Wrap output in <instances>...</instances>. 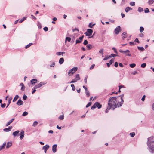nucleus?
<instances>
[{
    "label": "nucleus",
    "instance_id": "obj_57",
    "mask_svg": "<svg viewBox=\"0 0 154 154\" xmlns=\"http://www.w3.org/2000/svg\"><path fill=\"white\" fill-rule=\"evenodd\" d=\"M84 37V36L82 35V36L79 37V39L81 41L82 40H83Z\"/></svg>",
    "mask_w": 154,
    "mask_h": 154
},
{
    "label": "nucleus",
    "instance_id": "obj_47",
    "mask_svg": "<svg viewBox=\"0 0 154 154\" xmlns=\"http://www.w3.org/2000/svg\"><path fill=\"white\" fill-rule=\"evenodd\" d=\"M26 18L25 17H23L22 19H21L19 21V23H21L23 22V21L25 20Z\"/></svg>",
    "mask_w": 154,
    "mask_h": 154
},
{
    "label": "nucleus",
    "instance_id": "obj_6",
    "mask_svg": "<svg viewBox=\"0 0 154 154\" xmlns=\"http://www.w3.org/2000/svg\"><path fill=\"white\" fill-rule=\"evenodd\" d=\"M45 84H46V83H44V82H41L39 83L38 85H35L34 87L33 88L34 89H37V88H39L41 87L43 85H44Z\"/></svg>",
    "mask_w": 154,
    "mask_h": 154
},
{
    "label": "nucleus",
    "instance_id": "obj_29",
    "mask_svg": "<svg viewBox=\"0 0 154 154\" xmlns=\"http://www.w3.org/2000/svg\"><path fill=\"white\" fill-rule=\"evenodd\" d=\"M95 25V24H92V23H89V24L88 25V26H89V27L90 28H93V27Z\"/></svg>",
    "mask_w": 154,
    "mask_h": 154
},
{
    "label": "nucleus",
    "instance_id": "obj_40",
    "mask_svg": "<svg viewBox=\"0 0 154 154\" xmlns=\"http://www.w3.org/2000/svg\"><path fill=\"white\" fill-rule=\"evenodd\" d=\"M130 135L131 137H134L135 135V133L134 132H132L130 133Z\"/></svg>",
    "mask_w": 154,
    "mask_h": 154
},
{
    "label": "nucleus",
    "instance_id": "obj_2",
    "mask_svg": "<svg viewBox=\"0 0 154 154\" xmlns=\"http://www.w3.org/2000/svg\"><path fill=\"white\" fill-rule=\"evenodd\" d=\"M78 68L74 67L72 69H70L68 72V75H71V74H73L77 70Z\"/></svg>",
    "mask_w": 154,
    "mask_h": 154
},
{
    "label": "nucleus",
    "instance_id": "obj_21",
    "mask_svg": "<svg viewBox=\"0 0 154 154\" xmlns=\"http://www.w3.org/2000/svg\"><path fill=\"white\" fill-rule=\"evenodd\" d=\"M19 131H18V130H17V131H16L14 132L13 134H12L13 135L15 136H17V135L19 133Z\"/></svg>",
    "mask_w": 154,
    "mask_h": 154
},
{
    "label": "nucleus",
    "instance_id": "obj_26",
    "mask_svg": "<svg viewBox=\"0 0 154 154\" xmlns=\"http://www.w3.org/2000/svg\"><path fill=\"white\" fill-rule=\"evenodd\" d=\"M154 2V1L153 0H149L148 3L149 5H151Z\"/></svg>",
    "mask_w": 154,
    "mask_h": 154
},
{
    "label": "nucleus",
    "instance_id": "obj_3",
    "mask_svg": "<svg viewBox=\"0 0 154 154\" xmlns=\"http://www.w3.org/2000/svg\"><path fill=\"white\" fill-rule=\"evenodd\" d=\"M119 51L120 53L124 54H126V55L127 56H131V54L130 53V51L128 49H127L125 51H123L121 49H120L119 50Z\"/></svg>",
    "mask_w": 154,
    "mask_h": 154
},
{
    "label": "nucleus",
    "instance_id": "obj_20",
    "mask_svg": "<svg viewBox=\"0 0 154 154\" xmlns=\"http://www.w3.org/2000/svg\"><path fill=\"white\" fill-rule=\"evenodd\" d=\"M64 60L63 58H61L59 60V63L60 64H62L64 62Z\"/></svg>",
    "mask_w": 154,
    "mask_h": 154
},
{
    "label": "nucleus",
    "instance_id": "obj_12",
    "mask_svg": "<svg viewBox=\"0 0 154 154\" xmlns=\"http://www.w3.org/2000/svg\"><path fill=\"white\" fill-rule=\"evenodd\" d=\"M16 104L19 106H20L23 104V102L21 100L19 99L16 103Z\"/></svg>",
    "mask_w": 154,
    "mask_h": 154
},
{
    "label": "nucleus",
    "instance_id": "obj_53",
    "mask_svg": "<svg viewBox=\"0 0 154 154\" xmlns=\"http://www.w3.org/2000/svg\"><path fill=\"white\" fill-rule=\"evenodd\" d=\"M75 42H76V44H78V43H81V41H80L79 39H77L76 40Z\"/></svg>",
    "mask_w": 154,
    "mask_h": 154
},
{
    "label": "nucleus",
    "instance_id": "obj_1",
    "mask_svg": "<svg viewBox=\"0 0 154 154\" xmlns=\"http://www.w3.org/2000/svg\"><path fill=\"white\" fill-rule=\"evenodd\" d=\"M122 104V103L118 101L117 97H110L108 101V106L110 107V108H112L113 110L117 107L121 106Z\"/></svg>",
    "mask_w": 154,
    "mask_h": 154
},
{
    "label": "nucleus",
    "instance_id": "obj_24",
    "mask_svg": "<svg viewBox=\"0 0 154 154\" xmlns=\"http://www.w3.org/2000/svg\"><path fill=\"white\" fill-rule=\"evenodd\" d=\"M88 50H90L93 47L91 44H88L86 46Z\"/></svg>",
    "mask_w": 154,
    "mask_h": 154
},
{
    "label": "nucleus",
    "instance_id": "obj_13",
    "mask_svg": "<svg viewBox=\"0 0 154 154\" xmlns=\"http://www.w3.org/2000/svg\"><path fill=\"white\" fill-rule=\"evenodd\" d=\"M95 105H96V106L97 107L98 109H100L102 107V105L98 102H96L95 103Z\"/></svg>",
    "mask_w": 154,
    "mask_h": 154
},
{
    "label": "nucleus",
    "instance_id": "obj_49",
    "mask_svg": "<svg viewBox=\"0 0 154 154\" xmlns=\"http://www.w3.org/2000/svg\"><path fill=\"white\" fill-rule=\"evenodd\" d=\"M28 113L27 112L25 111L22 114V115L23 116H26L28 115Z\"/></svg>",
    "mask_w": 154,
    "mask_h": 154
},
{
    "label": "nucleus",
    "instance_id": "obj_37",
    "mask_svg": "<svg viewBox=\"0 0 154 154\" xmlns=\"http://www.w3.org/2000/svg\"><path fill=\"white\" fill-rule=\"evenodd\" d=\"M96 105H95V103L91 106V109L92 110L96 108Z\"/></svg>",
    "mask_w": 154,
    "mask_h": 154
},
{
    "label": "nucleus",
    "instance_id": "obj_14",
    "mask_svg": "<svg viewBox=\"0 0 154 154\" xmlns=\"http://www.w3.org/2000/svg\"><path fill=\"white\" fill-rule=\"evenodd\" d=\"M12 145V143L11 142H8L6 144V147L7 148H8L10 147H11Z\"/></svg>",
    "mask_w": 154,
    "mask_h": 154
},
{
    "label": "nucleus",
    "instance_id": "obj_23",
    "mask_svg": "<svg viewBox=\"0 0 154 154\" xmlns=\"http://www.w3.org/2000/svg\"><path fill=\"white\" fill-rule=\"evenodd\" d=\"M12 99V98L11 97H10V98L9 99V100L8 101V104L7 105V106H6V108H7L9 106V105L10 104Z\"/></svg>",
    "mask_w": 154,
    "mask_h": 154
},
{
    "label": "nucleus",
    "instance_id": "obj_38",
    "mask_svg": "<svg viewBox=\"0 0 154 154\" xmlns=\"http://www.w3.org/2000/svg\"><path fill=\"white\" fill-rule=\"evenodd\" d=\"M144 30V28L143 27H142V26H141L140 27V32H143V31Z\"/></svg>",
    "mask_w": 154,
    "mask_h": 154
},
{
    "label": "nucleus",
    "instance_id": "obj_52",
    "mask_svg": "<svg viewBox=\"0 0 154 154\" xmlns=\"http://www.w3.org/2000/svg\"><path fill=\"white\" fill-rule=\"evenodd\" d=\"M88 41L86 40H85L84 42H83L84 45H87L88 44Z\"/></svg>",
    "mask_w": 154,
    "mask_h": 154
},
{
    "label": "nucleus",
    "instance_id": "obj_10",
    "mask_svg": "<svg viewBox=\"0 0 154 154\" xmlns=\"http://www.w3.org/2000/svg\"><path fill=\"white\" fill-rule=\"evenodd\" d=\"M57 146V144H54L52 146V150L53 152L55 153L56 152V148Z\"/></svg>",
    "mask_w": 154,
    "mask_h": 154
},
{
    "label": "nucleus",
    "instance_id": "obj_43",
    "mask_svg": "<svg viewBox=\"0 0 154 154\" xmlns=\"http://www.w3.org/2000/svg\"><path fill=\"white\" fill-rule=\"evenodd\" d=\"M112 108H110V107H108H108H107V109H106V111H105V112L106 113H107L108 112V111L109 110V109H111Z\"/></svg>",
    "mask_w": 154,
    "mask_h": 154
},
{
    "label": "nucleus",
    "instance_id": "obj_61",
    "mask_svg": "<svg viewBox=\"0 0 154 154\" xmlns=\"http://www.w3.org/2000/svg\"><path fill=\"white\" fill-rule=\"evenodd\" d=\"M5 106H6V104L5 103H4V104H1V107L3 108L5 107Z\"/></svg>",
    "mask_w": 154,
    "mask_h": 154
},
{
    "label": "nucleus",
    "instance_id": "obj_63",
    "mask_svg": "<svg viewBox=\"0 0 154 154\" xmlns=\"http://www.w3.org/2000/svg\"><path fill=\"white\" fill-rule=\"evenodd\" d=\"M111 55L112 56V57H115L117 55L116 54H111Z\"/></svg>",
    "mask_w": 154,
    "mask_h": 154
},
{
    "label": "nucleus",
    "instance_id": "obj_35",
    "mask_svg": "<svg viewBox=\"0 0 154 154\" xmlns=\"http://www.w3.org/2000/svg\"><path fill=\"white\" fill-rule=\"evenodd\" d=\"M59 118L60 120H62L64 118V116L63 115H60Z\"/></svg>",
    "mask_w": 154,
    "mask_h": 154
},
{
    "label": "nucleus",
    "instance_id": "obj_45",
    "mask_svg": "<svg viewBox=\"0 0 154 154\" xmlns=\"http://www.w3.org/2000/svg\"><path fill=\"white\" fill-rule=\"evenodd\" d=\"M146 63H143L141 64V67L142 68H145L146 66Z\"/></svg>",
    "mask_w": 154,
    "mask_h": 154
},
{
    "label": "nucleus",
    "instance_id": "obj_59",
    "mask_svg": "<svg viewBox=\"0 0 154 154\" xmlns=\"http://www.w3.org/2000/svg\"><path fill=\"white\" fill-rule=\"evenodd\" d=\"M87 76H86L85 77V79H84V82L85 83H87Z\"/></svg>",
    "mask_w": 154,
    "mask_h": 154
},
{
    "label": "nucleus",
    "instance_id": "obj_17",
    "mask_svg": "<svg viewBox=\"0 0 154 154\" xmlns=\"http://www.w3.org/2000/svg\"><path fill=\"white\" fill-rule=\"evenodd\" d=\"M15 119L14 118H13V119H11V120L10 121H8L6 124V126H8V125H9L10 124V123H12L13 122V121Z\"/></svg>",
    "mask_w": 154,
    "mask_h": 154
},
{
    "label": "nucleus",
    "instance_id": "obj_32",
    "mask_svg": "<svg viewBox=\"0 0 154 154\" xmlns=\"http://www.w3.org/2000/svg\"><path fill=\"white\" fill-rule=\"evenodd\" d=\"M32 44H33L32 43H29V44L27 45L26 46L25 48L26 49L27 48H28L30 47L32 45Z\"/></svg>",
    "mask_w": 154,
    "mask_h": 154
},
{
    "label": "nucleus",
    "instance_id": "obj_60",
    "mask_svg": "<svg viewBox=\"0 0 154 154\" xmlns=\"http://www.w3.org/2000/svg\"><path fill=\"white\" fill-rule=\"evenodd\" d=\"M114 66L116 67H117L118 66V63L117 62H116L114 64Z\"/></svg>",
    "mask_w": 154,
    "mask_h": 154
},
{
    "label": "nucleus",
    "instance_id": "obj_50",
    "mask_svg": "<svg viewBox=\"0 0 154 154\" xmlns=\"http://www.w3.org/2000/svg\"><path fill=\"white\" fill-rule=\"evenodd\" d=\"M95 66V65L94 64H93L90 66V70L94 68Z\"/></svg>",
    "mask_w": 154,
    "mask_h": 154
},
{
    "label": "nucleus",
    "instance_id": "obj_4",
    "mask_svg": "<svg viewBox=\"0 0 154 154\" xmlns=\"http://www.w3.org/2000/svg\"><path fill=\"white\" fill-rule=\"evenodd\" d=\"M93 32V31L92 29H87L86 32L85 33L86 36H90L91 35Z\"/></svg>",
    "mask_w": 154,
    "mask_h": 154
},
{
    "label": "nucleus",
    "instance_id": "obj_34",
    "mask_svg": "<svg viewBox=\"0 0 154 154\" xmlns=\"http://www.w3.org/2000/svg\"><path fill=\"white\" fill-rule=\"evenodd\" d=\"M71 39L70 37H66V38L65 42H66L67 41L69 42L71 41Z\"/></svg>",
    "mask_w": 154,
    "mask_h": 154
},
{
    "label": "nucleus",
    "instance_id": "obj_25",
    "mask_svg": "<svg viewBox=\"0 0 154 154\" xmlns=\"http://www.w3.org/2000/svg\"><path fill=\"white\" fill-rule=\"evenodd\" d=\"M138 49L139 50L143 51L144 50V48L143 47H137Z\"/></svg>",
    "mask_w": 154,
    "mask_h": 154
},
{
    "label": "nucleus",
    "instance_id": "obj_36",
    "mask_svg": "<svg viewBox=\"0 0 154 154\" xmlns=\"http://www.w3.org/2000/svg\"><path fill=\"white\" fill-rule=\"evenodd\" d=\"M38 123V122L37 121H35L34 122L32 126H34V127L35 126L37 125Z\"/></svg>",
    "mask_w": 154,
    "mask_h": 154
},
{
    "label": "nucleus",
    "instance_id": "obj_55",
    "mask_svg": "<svg viewBox=\"0 0 154 154\" xmlns=\"http://www.w3.org/2000/svg\"><path fill=\"white\" fill-rule=\"evenodd\" d=\"M44 30L45 31H47L48 30V28L47 27H45L43 28Z\"/></svg>",
    "mask_w": 154,
    "mask_h": 154
},
{
    "label": "nucleus",
    "instance_id": "obj_33",
    "mask_svg": "<svg viewBox=\"0 0 154 154\" xmlns=\"http://www.w3.org/2000/svg\"><path fill=\"white\" fill-rule=\"evenodd\" d=\"M130 66L131 68H134L136 66V64L134 63L131 64L129 65Z\"/></svg>",
    "mask_w": 154,
    "mask_h": 154
},
{
    "label": "nucleus",
    "instance_id": "obj_19",
    "mask_svg": "<svg viewBox=\"0 0 154 154\" xmlns=\"http://www.w3.org/2000/svg\"><path fill=\"white\" fill-rule=\"evenodd\" d=\"M132 8H131L129 7H127L125 9V11L127 13L130 10H132Z\"/></svg>",
    "mask_w": 154,
    "mask_h": 154
},
{
    "label": "nucleus",
    "instance_id": "obj_7",
    "mask_svg": "<svg viewBox=\"0 0 154 154\" xmlns=\"http://www.w3.org/2000/svg\"><path fill=\"white\" fill-rule=\"evenodd\" d=\"M121 31V27L120 26L116 27L114 30L115 33L116 34H118Z\"/></svg>",
    "mask_w": 154,
    "mask_h": 154
},
{
    "label": "nucleus",
    "instance_id": "obj_18",
    "mask_svg": "<svg viewBox=\"0 0 154 154\" xmlns=\"http://www.w3.org/2000/svg\"><path fill=\"white\" fill-rule=\"evenodd\" d=\"M124 96V95L123 94H122V95H121L119 96L118 97H117V100L118 99V98H119V97H120V99H121V103H123V102H124V100L123 99V98H122V97H123Z\"/></svg>",
    "mask_w": 154,
    "mask_h": 154
},
{
    "label": "nucleus",
    "instance_id": "obj_46",
    "mask_svg": "<svg viewBox=\"0 0 154 154\" xmlns=\"http://www.w3.org/2000/svg\"><path fill=\"white\" fill-rule=\"evenodd\" d=\"M114 61V59H112L109 61V63L110 64H111Z\"/></svg>",
    "mask_w": 154,
    "mask_h": 154
},
{
    "label": "nucleus",
    "instance_id": "obj_54",
    "mask_svg": "<svg viewBox=\"0 0 154 154\" xmlns=\"http://www.w3.org/2000/svg\"><path fill=\"white\" fill-rule=\"evenodd\" d=\"M23 98L24 100H26L27 98V96L24 94L23 96Z\"/></svg>",
    "mask_w": 154,
    "mask_h": 154
},
{
    "label": "nucleus",
    "instance_id": "obj_30",
    "mask_svg": "<svg viewBox=\"0 0 154 154\" xmlns=\"http://www.w3.org/2000/svg\"><path fill=\"white\" fill-rule=\"evenodd\" d=\"M138 11L139 12H142L143 11V9L141 7H139L138 9Z\"/></svg>",
    "mask_w": 154,
    "mask_h": 154
},
{
    "label": "nucleus",
    "instance_id": "obj_62",
    "mask_svg": "<svg viewBox=\"0 0 154 154\" xmlns=\"http://www.w3.org/2000/svg\"><path fill=\"white\" fill-rule=\"evenodd\" d=\"M35 89H34L33 88L32 89L33 91L32 93V94H33L36 91V90Z\"/></svg>",
    "mask_w": 154,
    "mask_h": 154
},
{
    "label": "nucleus",
    "instance_id": "obj_48",
    "mask_svg": "<svg viewBox=\"0 0 154 154\" xmlns=\"http://www.w3.org/2000/svg\"><path fill=\"white\" fill-rule=\"evenodd\" d=\"M112 49L114 51V53H115L116 54H117L118 53V52H117V51L116 50V49L114 48V47H113L112 48Z\"/></svg>",
    "mask_w": 154,
    "mask_h": 154
},
{
    "label": "nucleus",
    "instance_id": "obj_9",
    "mask_svg": "<svg viewBox=\"0 0 154 154\" xmlns=\"http://www.w3.org/2000/svg\"><path fill=\"white\" fill-rule=\"evenodd\" d=\"M49 148V146L48 145H46L43 147L42 149L44 150L45 152L46 153L47 150Z\"/></svg>",
    "mask_w": 154,
    "mask_h": 154
},
{
    "label": "nucleus",
    "instance_id": "obj_51",
    "mask_svg": "<svg viewBox=\"0 0 154 154\" xmlns=\"http://www.w3.org/2000/svg\"><path fill=\"white\" fill-rule=\"evenodd\" d=\"M144 11L145 13H148L149 12V11L147 8H146V9Z\"/></svg>",
    "mask_w": 154,
    "mask_h": 154
},
{
    "label": "nucleus",
    "instance_id": "obj_16",
    "mask_svg": "<svg viewBox=\"0 0 154 154\" xmlns=\"http://www.w3.org/2000/svg\"><path fill=\"white\" fill-rule=\"evenodd\" d=\"M20 85L21 86V90L23 91L24 90L25 88V87L24 86L23 84L22 83H21L20 84Z\"/></svg>",
    "mask_w": 154,
    "mask_h": 154
},
{
    "label": "nucleus",
    "instance_id": "obj_41",
    "mask_svg": "<svg viewBox=\"0 0 154 154\" xmlns=\"http://www.w3.org/2000/svg\"><path fill=\"white\" fill-rule=\"evenodd\" d=\"M130 5L132 6H134L135 5V3L134 2H132L130 3Z\"/></svg>",
    "mask_w": 154,
    "mask_h": 154
},
{
    "label": "nucleus",
    "instance_id": "obj_28",
    "mask_svg": "<svg viewBox=\"0 0 154 154\" xmlns=\"http://www.w3.org/2000/svg\"><path fill=\"white\" fill-rule=\"evenodd\" d=\"M85 93L87 97H89L90 96V93L88 90L85 91Z\"/></svg>",
    "mask_w": 154,
    "mask_h": 154
},
{
    "label": "nucleus",
    "instance_id": "obj_8",
    "mask_svg": "<svg viewBox=\"0 0 154 154\" xmlns=\"http://www.w3.org/2000/svg\"><path fill=\"white\" fill-rule=\"evenodd\" d=\"M20 139H22L24 137V131L23 130H22L20 134Z\"/></svg>",
    "mask_w": 154,
    "mask_h": 154
},
{
    "label": "nucleus",
    "instance_id": "obj_39",
    "mask_svg": "<svg viewBox=\"0 0 154 154\" xmlns=\"http://www.w3.org/2000/svg\"><path fill=\"white\" fill-rule=\"evenodd\" d=\"M71 86L72 87V90L73 91H74L75 90V87L74 85L73 84H72L71 85Z\"/></svg>",
    "mask_w": 154,
    "mask_h": 154
},
{
    "label": "nucleus",
    "instance_id": "obj_22",
    "mask_svg": "<svg viewBox=\"0 0 154 154\" xmlns=\"http://www.w3.org/2000/svg\"><path fill=\"white\" fill-rule=\"evenodd\" d=\"M19 97L18 95H16V96H15V97H14L13 100V102H15L17 100V99H18Z\"/></svg>",
    "mask_w": 154,
    "mask_h": 154
},
{
    "label": "nucleus",
    "instance_id": "obj_58",
    "mask_svg": "<svg viewBox=\"0 0 154 154\" xmlns=\"http://www.w3.org/2000/svg\"><path fill=\"white\" fill-rule=\"evenodd\" d=\"M145 97H146V96L145 95H144L142 98L141 99V100L143 101L144 100H145Z\"/></svg>",
    "mask_w": 154,
    "mask_h": 154
},
{
    "label": "nucleus",
    "instance_id": "obj_31",
    "mask_svg": "<svg viewBox=\"0 0 154 154\" xmlns=\"http://www.w3.org/2000/svg\"><path fill=\"white\" fill-rule=\"evenodd\" d=\"M65 53L63 52H57L56 53V54L57 55L59 56V55H60L61 54H64Z\"/></svg>",
    "mask_w": 154,
    "mask_h": 154
},
{
    "label": "nucleus",
    "instance_id": "obj_11",
    "mask_svg": "<svg viewBox=\"0 0 154 154\" xmlns=\"http://www.w3.org/2000/svg\"><path fill=\"white\" fill-rule=\"evenodd\" d=\"M12 128V126H9L8 128H5L3 129L4 131L9 132L11 131Z\"/></svg>",
    "mask_w": 154,
    "mask_h": 154
},
{
    "label": "nucleus",
    "instance_id": "obj_56",
    "mask_svg": "<svg viewBox=\"0 0 154 154\" xmlns=\"http://www.w3.org/2000/svg\"><path fill=\"white\" fill-rule=\"evenodd\" d=\"M129 44L130 45H134L135 44L134 42H129Z\"/></svg>",
    "mask_w": 154,
    "mask_h": 154
},
{
    "label": "nucleus",
    "instance_id": "obj_64",
    "mask_svg": "<svg viewBox=\"0 0 154 154\" xmlns=\"http://www.w3.org/2000/svg\"><path fill=\"white\" fill-rule=\"evenodd\" d=\"M109 58L108 57V56H105V57L103 59L104 60H106L108 59Z\"/></svg>",
    "mask_w": 154,
    "mask_h": 154
},
{
    "label": "nucleus",
    "instance_id": "obj_5",
    "mask_svg": "<svg viewBox=\"0 0 154 154\" xmlns=\"http://www.w3.org/2000/svg\"><path fill=\"white\" fill-rule=\"evenodd\" d=\"M75 78L73 80H72L69 83H73L76 82L77 80H79L80 79V77L79 76V74H77L75 76Z\"/></svg>",
    "mask_w": 154,
    "mask_h": 154
},
{
    "label": "nucleus",
    "instance_id": "obj_27",
    "mask_svg": "<svg viewBox=\"0 0 154 154\" xmlns=\"http://www.w3.org/2000/svg\"><path fill=\"white\" fill-rule=\"evenodd\" d=\"M5 145L6 143L5 142H4L3 143V145L2 146H0V150L3 149L4 146H5Z\"/></svg>",
    "mask_w": 154,
    "mask_h": 154
},
{
    "label": "nucleus",
    "instance_id": "obj_42",
    "mask_svg": "<svg viewBox=\"0 0 154 154\" xmlns=\"http://www.w3.org/2000/svg\"><path fill=\"white\" fill-rule=\"evenodd\" d=\"M91 104H92V103L91 102H88V103L86 105V108L90 106L91 105Z\"/></svg>",
    "mask_w": 154,
    "mask_h": 154
},
{
    "label": "nucleus",
    "instance_id": "obj_44",
    "mask_svg": "<svg viewBox=\"0 0 154 154\" xmlns=\"http://www.w3.org/2000/svg\"><path fill=\"white\" fill-rule=\"evenodd\" d=\"M103 51H104L103 49H101L100 50V51H99V53L100 54H102V55H103Z\"/></svg>",
    "mask_w": 154,
    "mask_h": 154
},
{
    "label": "nucleus",
    "instance_id": "obj_15",
    "mask_svg": "<svg viewBox=\"0 0 154 154\" xmlns=\"http://www.w3.org/2000/svg\"><path fill=\"white\" fill-rule=\"evenodd\" d=\"M37 80L36 79H33L30 81L31 83L32 84H34L37 82Z\"/></svg>",
    "mask_w": 154,
    "mask_h": 154
}]
</instances>
